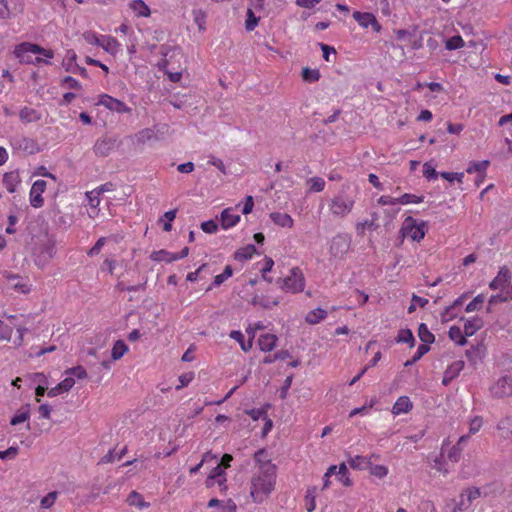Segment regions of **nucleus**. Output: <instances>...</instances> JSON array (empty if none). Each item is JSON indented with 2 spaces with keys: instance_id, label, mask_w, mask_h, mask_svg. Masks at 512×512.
I'll return each mask as SVG.
<instances>
[{
  "instance_id": "nucleus-21",
  "label": "nucleus",
  "mask_w": 512,
  "mask_h": 512,
  "mask_svg": "<svg viewBox=\"0 0 512 512\" xmlns=\"http://www.w3.org/2000/svg\"><path fill=\"white\" fill-rule=\"evenodd\" d=\"M413 407L412 402L409 397L401 396L397 399L392 408V413L395 415H399L402 413H408Z\"/></svg>"
},
{
  "instance_id": "nucleus-43",
  "label": "nucleus",
  "mask_w": 512,
  "mask_h": 512,
  "mask_svg": "<svg viewBox=\"0 0 512 512\" xmlns=\"http://www.w3.org/2000/svg\"><path fill=\"white\" fill-rule=\"evenodd\" d=\"M482 354H483V348L479 345L472 346L470 349H468L466 351V357L474 365H476L478 363V361L481 360Z\"/></svg>"
},
{
  "instance_id": "nucleus-60",
  "label": "nucleus",
  "mask_w": 512,
  "mask_h": 512,
  "mask_svg": "<svg viewBox=\"0 0 512 512\" xmlns=\"http://www.w3.org/2000/svg\"><path fill=\"white\" fill-rule=\"evenodd\" d=\"M12 332H13V326L12 325H7V324H3V322L1 321L0 340L10 341L11 336H12Z\"/></svg>"
},
{
  "instance_id": "nucleus-32",
  "label": "nucleus",
  "mask_w": 512,
  "mask_h": 512,
  "mask_svg": "<svg viewBox=\"0 0 512 512\" xmlns=\"http://www.w3.org/2000/svg\"><path fill=\"white\" fill-rule=\"evenodd\" d=\"M130 7L138 17H148L151 13L150 8L143 0H134Z\"/></svg>"
},
{
  "instance_id": "nucleus-57",
  "label": "nucleus",
  "mask_w": 512,
  "mask_h": 512,
  "mask_svg": "<svg viewBox=\"0 0 512 512\" xmlns=\"http://www.w3.org/2000/svg\"><path fill=\"white\" fill-rule=\"evenodd\" d=\"M440 174L436 171V169L429 163L426 162L423 164V176L431 181L436 180Z\"/></svg>"
},
{
  "instance_id": "nucleus-33",
  "label": "nucleus",
  "mask_w": 512,
  "mask_h": 512,
  "mask_svg": "<svg viewBox=\"0 0 512 512\" xmlns=\"http://www.w3.org/2000/svg\"><path fill=\"white\" fill-rule=\"evenodd\" d=\"M449 338L460 346H464L467 343L465 334L463 335L462 330L458 326H452L448 332Z\"/></svg>"
},
{
  "instance_id": "nucleus-36",
  "label": "nucleus",
  "mask_w": 512,
  "mask_h": 512,
  "mask_svg": "<svg viewBox=\"0 0 512 512\" xmlns=\"http://www.w3.org/2000/svg\"><path fill=\"white\" fill-rule=\"evenodd\" d=\"M128 351V346L123 340H117L112 348L111 357L113 360H119Z\"/></svg>"
},
{
  "instance_id": "nucleus-30",
  "label": "nucleus",
  "mask_w": 512,
  "mask_h": 512,
  "mask_svg": "<svg viewBox=\"0 0 512 512\" xmlns=\"http://www.w3.org/2000/svg\"><path fill=\"white\" fill-rule=\"evenodd\" d=\"M126 502L130 506H136L140 509L148 508L150 503L144 501L142 495L136 491H132L129 493Z\"/></svg>"
},
{
  "instance_id": "nucleus-6",
  "label": "nucleus",
  "mask_w": 512,
  "mask_h": 512,
  "mask_svg": "<svg viewBox=\"0 0 512 512\" xmlns=\"http://www.w3.org/2000/svg\"><path fill=\"white\" fill-rule=\"evenodd\" d=\"M118 145L117 137L105 135L95 142L93 151L98 157H107Z\"/></svg>"
},
{
  "instance_id": "nucleus-47",
  "label": "nucleus",
  "mask_w": 512,
  "mask_h": 512,
  "mask_svg": "<svg viewBox=\"0 0 512 512\" xmlns=\"http://www.w3.org/2000/svg\"><path fill=\"white\" fill-rule=\"evenodd\" d=\"M233 274V269L230 265H227L221 274H218L214 277L212 282V286H220L224 283L228 278H230Z\"/></svg>"
},
{
  "instance_id": "nucleus-39",
  "label": "nucleus",
  "mask_w": 512,
  "mask_h": 512,
  "mask_svg": "<svg viewBox=\"0 0 512 512\" xmlns=\"http://www.w3.org/2000/svg\"><path fill=\"white\" fill-rule=\"evenodd\" d=\"M327 316V312L321 308H316L310 311L306 316V321L309 324H317L324 320Z\"/></svg>"
},
{
  "instance_id": "nucleus-17",
  "label": "nucleus",
  "mask_w": 512,
  "mask_h": 512,
  "mask_svg": "<svg viewBox=\"0 0 512 512\" xmlns=\"http://www.w3.org/2000/svg\"><path fill=\"white\" fill-rule=\"evenodd\" d=\"M469 439V435H463L459 438L458 442L450 448L447 454V458L452 462H458L464 445Z\"/></svg>"
},
{
  "instance_id": "nucleus-3",
  "label": "nucleus",
  "mask_w": 512,
  "mask_h": 512,
  "mask_svg": "<svg viewBox=\"0 0 512 512\" xmlns=\"http://www.w3.org/2000/svg\"><path fill=\"white\" fill-rule=\"evenodd\" d=\"M494 399H504L512 396V375L504 374L497 378L489 387Z\"/></svg>"
},
{
  "instance_id": "nucleus-40",
  "label": "nucleus",
  "mask_w": 512,
  "mask_h": 512,
  "mask_svg": "<svg viewBox=\"0 0 512 512\" xmlns=\"http://www.w3.org/2000/svg\"><path fill=\"white\" fill-rule=\"evenodd\" d=\"M7 279L9 280L11 287H13L15 290L22 293L30 292L28 285L26 283H22L18 275L10 274L7 276Z\"/></svg>"
},
{
  "instance_id": "nucleus-56",
  "label": "nucleus",
  "mask_w": 512,
  "mask_h": 512,
  "mask_svg": "<svg viewBox=\"0 0 512 512\" xmlns=\"http://www.w3.org/2000/svg\"><path fill=\"white\" fill-rule=\"evenodd\" d=\"M424 200V196H417L410 193H405L401 197L397 198L398 204H410V203H421Z\"/></svg>"
},
{
  "instance_id": "nucleus-16",
  "label": "nucleus",
  "mask_w": 512,
  "mask_h": 512,
  "mask_svg": "<svg viewBox=\"0 0 512 512\" xmlns=\"http://www.w3.org/2000/svg\"><path fill=\"white\" fill-rule=\"evenodd\" d=\"M489 165L490 162L488 160L472 161L469 163L466 172L469 174L477 173L478 178H481V181H484L486 177V170Z\"/></svg>"
},
{
  "instance_id": "nucleus-55",
  "label": "nucleus",
  "mask_w": 512,
  "mask_h": 512,
  "mask_svg": "<svg viewBox=\"0 0 512 512\" xmlns=\"http://www.w3.org/2000/svg\"><path fill=\"white\" fill-rule=\"evenodd\" d=\"M464 45H465L464 40L462 39V37L460 35L450 37L445 43V47L447 50L460 49V48L464 47Z\"/></svg>"
},
{
  "instance_id": "nucleus-24",
  "label": "nucleus",
  "mask_w": 512,
  "mask_h": 512,
  "mask_svg": "<svg viewBox=\"0 0 512 512\" xmlns=\"http://www.w3.org/2000/svg\"><path fill=\"white\" fill-rule=\"evenodd\" d=\"M15 57L19 59L20 63L32 64L34 58L32 57V50L30 48H21V44L17 45L14 50Z\"/></svg>"
},
{
  "instance_id": "nucleus-5",
  "label": "nucleus",
  "mask_w": 512,
  "mask_h": 512,
  "mask_svg": "<svg viewBox=\"0 0 512 512\" xmlns=\"http://www.w3.org/2000/svg\"><path fill=\"white\" fill-rule=\"evenodd\" d=\"M305 285L304 275L299 267L291 269L290 275L283 279L282 289L292 293L303 291Z\"/></svg>"
},
{
  "instance_id": "nucleus-49",
  "label": "nucleus",
  "mask_w": 512,
  "mask_h": 512,
  "mask_svg": "<svg viewBox=\"0 0 512 512\" xmlns=\"http://www.w3.org/2000/svg\"><path fill=\"white\" fill-rule=\"evenodd\" d=\"M222 477H225L224 476V469H223V467H221V465L218 464L209 473V476H208V478L206 480L207 487L212 486L214 480L222 479Z\"/></svg>"
},
{
  "instance_id": "nucleus-2",
  "label": "nucleus",
  "mask_w": 512,
  "mask_h": 512,
  "mask_svg": "<svg viewBox=\"0 0 512 512\" xmlns=\"http://www.w3.org/2000/svg\"><path fill=\"white\" fill-rule=\"evenodd\" d=\"M354 203L351 196L341 191L330 200L329 209L333 216L344 218L352 211Z\"/></svg>"
},
{
  "instance_id": "nucleus-58",
  "label": "nucleus",
  "mask_w": 512,
  "mask_h": 512,
  "mask_svg": "<svg viewBox=\"0 0 512 512\" xmlns=\"http://www.w3.org/2000/svg\"><path fill=\"white\" fill-rule=\"evenodd\" d=\"M177 210H170L164 213L163 217L160 219V221L163 220V218L166 220L163 225V230L166 232L171 231L172 229V221L176 218Z\"/></svg>"
},
{
  "instance_id": "nucleus-12",
  "label": "nucleus",
  "mask_w": 512,
  "mask_h": 512,
  "mask_svg": "<svg viewBox=\"0 0 512 512\" xmlns=\"http://www.w3.org/2000/svg\"><path fill=\"white\" fill-rule=\"evenodd\" d=\"M47 183L45 180H36L30 190V204L34 208H40L44 204L42 193L45 191Z\"/></svg>"
},
{
  "instance_id": "nucleus-14",
  "label": "nucleus",
  "mask_w": 512,
  "mask_h": 512,
  "mask_svg": "<svg viewBox=\"0 0 512 512\" xmlns=\"http://www.w3.org/2000/svg\"><path fill=\"white\" fill-rule=\"evenodd\" d=\"M496 429L500 439L512 442V415H506L500 419Z\"/></svg>"
},
{
  "instance_id": "nucleus-26",
  "label": "nucleus",
  "mask_w": 512,
  "mask_h": 512,
  "mask_svg": "<svg viewBox=\"0 0 512 512\" xmlns=\"http://www.w3.org/2000/svg\"><path fill=\"white\" fill-rule=\"evenodd\" d=\"M257 252L256 247L253 244H248L234 253V259L236 261H245L251 259L252 256Z\"/></svg>"
},
{
  "instance_id": "nucleus-22",
  "label": "nucleus",
  "mask_w": 512,
  "mask_h": 512,
  "mask_svg": "<svg viewBox=\"0 0 512 512\" xmlns=\"http://www.w3.org/2000/svg\"><path fill=\"white\" fill-rule=\"evenodd\" d=\"M270 219L274 224L281 227L291 228L294 224L292 217L287 213L272 212L270 214Z\"/></svg>"
},
{
  "instance_id": "nucleus-19",
  "label": "nucleus",
  "mask_w": 512,
  "mask_h": 512,
  "mask_svg": "<svg viewBox=\"0 0 512 512\" xmlns=\"http://www.w3.org/2000/svg\"><path fill=\"white\" fill-rule=\"evenodd\" d=\"M19 118L24 123H32V122H38L41 120L42 115L39 111L30 108V107H24L19 112Z\"/></svg>"
},
{
  "instance_id": "nucleus-8",
  "label": "nucleus",
  "mask_w": 512,
  "mask_h": 512,
  "mask_svg": "<svg viewBox=\"0 0 512 512\" xmlns=\"http://www.w3.org/2000/svg\"><path fill=\"white\" fill-rule=\"evenodd\" d=\"M13 149L24 152L25 154H35L39 152L38 143L25 136H16L11 139Z\"/></svg>"
},
{
  "instance_id": "nucleus-1",
  "label": "nucleus",
  "mask_w": 512,
  "mask_h": 512,
  "mask_svg": "<svg viewBox=\"0 0 512 512\" xmlns=\"http://www.w3.org/2000/svg\"><path fill=\"white\" fill-rule=\"evenodd\" d=\"M266 471L258 470L251 479L250 495L254 502L261 503L274 489L276 466H267Z\"/></svg>"
},
{
  "instance_id": "nucleus-13",
  "label": "nucleus",
  "mask_w": 512,
  "mask_h": 512,
  "mask_svg": "<svg viewBox=\"0 0 512 512\" xmlns=\"http://www.w3.org/2000/svg\"><path fill=\"white\" fill-rule=\"evenodd\" d=\"M353 18L358 22L360 26L364 28L372 26L376 32L381 30V25L378 23L376 17L372 13L355 11L353 13Z\"/></svg>"
},
{
  "instance_id": "nucleus-20",
  "label": "nucleus",
  "mask_w": 512,
  "mask_h": 512,
  "mask_svg": "<svg viewBox=\"0 0 512 512\" xmlns=\"http://www.w3.org/2000/svg\"><path fill=\"white\" fill-rule=\"evenodd\" d=\"M512 300V287H509L506 291L500 290V293L492 295L488 301L487 312H491V307L495 304L508 302Z\"/></svg>"
},
{
  "instance_id": "nucleus-15",
  "label": "nucleus",
  "mask_w": 512,
  "mask_h": 512,
  "mask_svg": "<svg viewBox=\"0 0 512 512\" xmlns=\"http://www.w3.org/2000/svg\"><path fill=\"white\" fill-rule=\"evenodd\" d=\"M220 221L223 229H229L240 221V215L234 214L232 208H226L221 212Z\"/></svg>"
},
{
  "instance_id": "nucleus-50",
  "label": "nucleus",
  "mask_w": 512,
  "mask_h": 512,
  "mask_svg": "<svg viewBox=\"0 0 512 512\" xmlns=\"http://www.w3.org/2000/svg\"><path fill=\"white\" fill-rule=\"evenodd\" d=\"M245 28L247 31H253L260 21V17L255 16L251 8L246 13Z\"/></svg>"
},
{
  "instance_id": "nucleus-27",
  "label": "nucleus",
  "mask_w": 512,
  "mask_h": 512,
  "mask_svg": "<svg viewBox=\"0 0 512 512\" xmlns=\"http://www.w3.org/2000/svg\"><path fill=\"white\" fill-rule=\"evenodd\" d=\"M348 464L353 469L364 470L368 469V466L371 465V459L364 456L356 455L354 457H349Z\"/></svg>"
},
{
  "instance_id": "nucleus-62",
  "label": "nucleus",
  "mask_w": 512,
  "mask_h": 512,
  "mask_svg": "<svg viewBox=\"0 0 512 512\" xmlns=\"http://www.w3.org/2000/svg\"><path fill=\"white\" fill-rule=\"evenodd\" d=\"M66 374L73 375L77 379H84L87 377L86 370L80 365L73 368H69L68 370H66Z\"/></svg>"
},
{
  "instance_id": "nucleus-42",
  "label": "nucleus",
  "mask_w": 512,
  "mask_h": 512,
  "mask_svg": "<svg viewBox=\"0 0 512 512\" xmlns=\"http://www.w3.org/2000/svg\"><path fill=\"white\" fill-rule=\"evenodd\" d=\"M250 303L253 305V306H261L262 308H265V309H270L272 308L273 306H277L279 304V301L278 300H272L270 301L269 299L267 298H264V297H260L258 295H255Z\"/></svg>"
},
{
  "instance_id": "nucleus-61",
  "label": "nucleus",
  "mask_w": 512,
  "mask_h": 512,
  "mask_svg": "<svg viewBox=\"0 0 512 512\" xmlns=\"http://www.w3.org/2000/svg\"><path fill=\"white\" fill-rule=\"evenodd\" d=\"M311 183L310 190L314 192H321L325 187V181L320 177H314L309 180Z\"/></svg>"
},
{
  "instance_id": "nucleus-44",
  "label": "nucleus",
  "mask_w": 512,
  "mask_h": 512,
  "mask_svg": "<svg viewBox=\"0 0 512 512\" xmlns=\"http://www.w3.org/2000/svg\"><path fill=\"white\" fill-rule=\"evenodd\" d=\"M302 78L304 81L313 83L319 80L320 72L318 69H310L309 67H305L302 69Z\"/></svg>"
},
{
  "instance_id": "nucleus-4",
  "label": "nucleus",
  "mask_w": 512,
  "mask_h": 512,
  "mask_svg": "<svg viewBox=\"0 0 512 512\" xmlns=\"http://www.w3.org/2000/svg\"><path fill=\"white\" fill-rule=\"evenodd\" d=\"M403 236H409L413 241L419 242L426 233V223L421 222L419 225L412 216L406 217L401 229Z\"/></svg>"
},
{
  "instance_id": "nucleus-63",
  "label": "nucleus",
  "mask_w": 512,
  "mask_h": 512,
  "mask_svg": "<svg viewBox=\"0 0 512 512\" xmlns=\"http://www.w3.org/2000/svg\"><path fill=\"white\" fill-rule=\"evenodd\" d=\"M417 512H437V510L432 501L422 500L418 505Z\"/></svg>"
},
{
  "instance_id": "nucleus-38",
  "label": "nucleus",
  "mask_w": 512,
  "mask_h": 512,
  "mask_svg": "<svg viewBox=\"0 0 512 512\" xmlns=\"http://www.w3.org/2000/svg\"><path fill=\"white\" fill-rule=\"evenodd\" d=\"M175 50H177V48H176V47H172V46L167 45V44H164V45H161V46H160L159 53H160V54L162 55V57H163V58L159 61L158 65H157V66H158V68H159L160 70H166V68H167V66H168V64H169L168 59H167V56L169 55V53H170L171 51H175Z\"/></svg>"
},
{
  "instance_id": "nucleus-52",
  "label": "nucleus",
  "mask_w": 512,
  "mask_h": 512,
  "mask_svg": "<svg viewBox=\"0 0 512 512\" xmlns=\"http://www.w3.org/2000/svg\"><path fill=\"white\" fill-rule=\"evenodd\" d=\"M103 193V188H97L93 191L86 192V198L91 208H97L100 204L99 196Z\"/></svg>"
},
{
  "instance_id": "nucleus-37",
  "label": "nucleus",
  "mask_w": 512,
  "mask_h": 512,
  "mask_svg": "<svg viewBox=\"0 0 512 512\" xmlns=\"http://www.w3.org/2000/svg\"><path fill=\"white\" fill-rule=\"evenodd\" d=\"M30 417L29 405L22 407L17 413L11 418L10 424L15 426L20 423L27 421Z\"/></svg>"
},
{
  "instance_id": "nucleus-10",
  "label": "nucleus",
  "mask_w": 512,
  "mask_h": 512,
  "mask_svg": "<svg viewBox=\"0 0 512 512\" xmlns=\"http://www.w3.org/2000/svg\"><path fill=\"white\" fill-rule=\"evenodd\" d=\"M512 275L510 270L503 266L500 268L497 276L490 282L489 287L492 290H503L506 291L509 287H512L511 283Z\"/></svg>"
},
{
  "instance_id": "nucleus-35",
  "label": "nucleus",
  "mask_w": 512,
  "mask_h": 512,
  "mask_svg": "<svg viewBox=\"0 0 512 512\" xmlns=\"http://www.w3.org/2000/svg\"><path fill=\"white\" fill-rule=\"evenodd\" d=\"M418 337L423 344L429 345L435 341V336L429 331L425 323H421L418 327Z\"/></svg>"
},
{
  "instance_id": "nucleus-28",
  "label": "nucleus",
  "mask_w": 512,
  "mask_h": 512,
  "mask_svg": "<svg viewBox=\"0 0 512 512\" xmlns=\"http://www.w3.org/2000/svg\"><path fill=\"white\" fill-rule=\"evenodd\" d=\"M483 325L482 320L479 317H473L471 319L466 320L464 324V334L465 336L474 335Z\"/></svg>"
},
{
  "instance_id": "nucleus-53",
  "label": "nucleus",
  "mask_w": 512,
  "mask_h": 512,
  "mask_svg": "<svg viewBox=\"0 0 512 512\" xmlns=\"http://www.w3.org/2000/svg\"><path fill=\"white\" fill-rule=\"evenodd\" d=\"M485 302L483 294L477 295L470 303L467 304L465 311L470 313L473 311L480 310Z\"/></svg>"
},
{
  "instance_id": "nucleus-54",
  "label": "nucleus",
  "mask_w": 512,
  "mask_h": 512,
  "mask_svg": "<svg viewBox=\"0 0 512 512\" xmlns=\"http://www.w3.org/2000/svg\"><path fill=\"white\" fill-rule=\"evenodd\" d=\"M468 294L464 293L461 296H459L450 306H448L445 310V314L448 315L450 318H454L456 314H454V310L463 305L465 300L467 299Z\"/></svg>"
},
{
  "instance_id": "nucleus-45",
  "label": "nucleus",
  "mask_w": 512,
  "mask_h": 512,
  "mask_svg": "<svg viewBox=\"0 0 512 512\" xmlns=\"http://www.w3.org/2000/svg\"><path fill=\"white\" fill-rule=\"evenodd\" d=\"M465 364L462 360L454 361L452 364H450L447 369L445 370V373L451 376L453 379H455L460 372L463 370Z\"/></svg>"
},
{
  "instance_id": "nucleus-31",
  "label": "nucleus",
  "mask_w": 512,
  "mask_h": 512,
  "mask_svg": "<svg viewBox=\"0 0 512 512\" xmlns=\"http://www.w3.org/2000/svg\"><path fill=\"white\" fill-rule=\"evenodd\" d=\"M150 259L155 262H166L171 263L175 261L174 253H171L167 250L161 249L158 251H153L150 255Z\"/></svg>"
},
{
  "instance_id": "nucleus-64",
  "label": "nucleus",
  "mask_w": 512,
  "mask_h": 512,
  "mask_svg": "<svg viewBox=\"0 0 512 512\" xmlns=\"http://www.w3.org/2000/svg\"><path fill=\"white\" fill-rule=\"evenodd\" d=\"M83 38L88 44L99 46L101 41V36H98L95 32L87 31L83 33Z\"/></svg>"
},
{
  "instance_id": "nucleus-9",
  "label": "nucleus",
  "mask_w": 512,
  "mask_h": 512,
  "mask_svg": "<svg viewBox=\"0 0 512 512\" xmlns=\"http://www.w3.org/2000/svg\"><path fill=\"white\" fill-rule=\"evenodd\" d=\"M24 9L21 0H0V19L16 16Z\"/></svg>"
},
{
  "instance_id": "nucleus-23",
  "label": "nucleus",
  "mask_w": 512,
  "mask_h": 512,
  "mask_svg": "<svg viewBox=\"0 0 512 512\" xmlns=\"http://www.w3.org/2000/svg\"><path fill=\"white\" fill-rule=\"evenodd\" d=\"M254 460L258 464V470L266 471L267 466H275L271 463L268 452L265 449H259L254 453Z\"/></svg>"
},
{
  "instance_id": "nucleus-51",
  "label": "nucleus",
  "mask_w": 512,
  "mask_h": 512,
  "mask_svg": "<svg viewBox=\"0 0 512 512\" xmlns=\"http://www.w3.org/2000/svg\"><path fill=\"white\" fill-rule=\"evenodd\" d=\"M290 357H291V355L288 350H280V351H277L273 355H268V356L264 357L262 362L264 364H271V363L275 362L276 360H285Z\"/></svg>"
},
{
  "instance_id": "nucleus-18",
  "label": "nucleus",
  "mask_w": 512,
  "mask_h": 512,
  "mask_svg": "<svg viewBox=\"0 0 512 512\" xmlns=\"http://www.w3.org/2000/svg\"><path fill=\"white\" fill-rule=\"evenodd\" d=\"M277 340L278 338L276 335L267 333L259 337L258 344L261 351L270 352L275 348Z\"/></svg>"
},
{
  "instance_id": "nucleus-11",
  "label": "nucleus",
  "mask_w": 512,
  "mask_h": 512,
  "mask_svg": "<svg viewBox=\"0 0 512 512\" xmlns=\"http://www.w3.org/2000/svg\"><path fill=\"white\" fill-rule=\"evenodd\" d=\"M98 105H103L110 111H115L117 113H128L131 111V108H129L124 102L113 98L112 96L108 94H102L99 97Z\"/></svg>"
},
{
  "instance_id": "nucleus-34",
  "label": "nucleus",
  "mask_w": 512,
  "mask_h": 512,
  "mask_svg": "<svg viewBox=\"0 0 512 512\" xmlns=\"http://www.w3.org/2000/svg\"><path fill=\"white\" fill-rule=\"evenodd\" d=\"M397 343H407L409 344V347H414L415 345V338L413 336V333L410 329H400L398 332V335L396 337Z\"/></svg>"
},
{
  "instance_id": "nucleus-46",
  "label": "nucleus",
  "mask_w": 512,
  "mask_h": 512,
  "mask_svg": "<svg viewBox=\"0 0 512 512\" xmlns=\"http://www.w3.org/2000/svg\"><path fill=\"white\" fill-rule=\"evenodd\" d=\"M77 55L74 50H68L63 61V66L67 72L74 71L73 68L77 65Z\"/></svg>"
},
{
  "instance_id": "nucleus-48",
  "label": "nucleus",
  "mask_w": 512,
  "mask_h": 512,
  "mask_svg": "<svg viewBox=\"0 0 512 512\" xmlns=\"http://www.w3.org/2000/svg\"><path fill=\"white\" fill-rule=\"evenodd\" d=\"M373 219L371 221L365 220L364 222H360L356 226V230L358 234H364L366 228L371 230H376L378 228V224L375 222L377 219V214L373 213Z\"/></svg>"
},
{
  "instance_id": "nucleus-29",
  "label": "nucleus",
  "mask_w": 512,
  "mask_h": 512,
  "mask_svg": "<svg viewBox=\"0 0 512 512\" xmlns=\"http://www.w3.org/2000/svg\"><path fill=\"white\" fill-rule=\"evenodd\" d=\"M19 181V175L17 173L9 172L4 174L2 183L9 193H13Z\"/></svg>"
},
{
  "instance_id": "nucleus-41",
  "label": "nucleus",
  "mask_w": 512,
  "mask_h": 512,
  "mask_svg": "<svg viewBox=\"0 0 512 512\" xmlns=\"http://www.w3.org/2000/svg\"><path fill=\"white\" fill-rule=\"evenodd\" d=\"M337 477L346 487L352 486V480L349 478V471L345 463H341L338 467Z\"/></svg>"
},
{
  "instance_id": "nucleus-59",
  "label": "nucleus",
  "mask_w": 512,
  "mask_h": 512,
  "mask_svg": "<svg viewBox=\"0 0 512 512\" xmlns=\"http://www.w3.org/2000/svg\"><path fill=\"white\" fill-rule=\"evenodd\" d=\"M368 469L370 470V473L378 478H384L388 474V468L384 465H373L371 463L370 466H368Z\"/></svg>"
},
{
  "instance_id": "nucleus-7",
  "label": "nucleus",
  "mask_w": 512,
  "mask_h": 512,
  "mask_svg": "<svg viewBox=\"0 0 512 512\" xmlns=\"http://www.w3.org/2000/svg\"><path fill=\"white\" fill-rule=\"evenodd\" d=\"M351 239L347 234H338L333 237L330 244V254L342 258L349 250Z\"/></svg>"
},
{
  "instance_id": "nucleus-25",
  "label": "nucleus",
  "mask_w": 512,
  "mask_h": 512,
  "mask_svg": "<svg viewBox=\"0 0 512 512\" xmlns=\"http://www.w3.org/2000/svg\"><path fill=\"white\" fill-rule=\"evenodd\" d=\"M99 46L102 47L108 53L115 55L118 52L119 43L115 38L111 36L101 35V41Z\"/></svg>"
}]
</instances>
